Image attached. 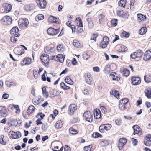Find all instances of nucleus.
Instances as JSON below:
<instances>
[{
    "mask_svg": "<svg viewBox=\"0 0 151 151\" xmlns=\"http://www.w3.org/2000/svg\"><path fill=\"white\" fill-rule=\"evenodd\" d=\"M12 19L11 17L8 16H6L3 17L1 19V23L3 25H8L11 24Z\"/></svg>",
    "mask_w": 151,
    "mask_h": 151,
    "instance_id": "obj_1",
    "label": "nucleus"
},
{
    "mask_svg": "<svg viewBox=\"0 0 151 151\" xmlns=\"http://www.w3.org/2000/svg\"><path fill=\"white\" fill-rule=\"evenodd\" d=\"M40 58L43 64L46 67L49 66V58L48 55L43 54L40 57Z\"/></svg>",
    "mask_w": 151,
    "mask_h": 151,
    "instance_id": "obj_2",
    "label": "nucleus"
},
{
    "mask_svg": "<svg viewBox=\"0 0 151 151\" xmlns=\"http://www.w3.org/2000/svg\"><path fill=\"white\" fill-rule=\"evenodd\" d=\"M127 140L126 139L122 138L119 139V140L118 147L119 150L123 149L124 146L127 143Z\"/></svg>",
    "mask_w": 151,
    "mask_h": 151,
    "instance_id": "obj_3",
    "label": "nucleus"
},
{
    "mask_svg": "<svg viewBox=\"0 0 151 151\" xmlns=\"http://www.w3.org/2000/svg\"><path fill=\"white\" fill-rule=\"evenodd\" d=\"M109 38L107 37H104L102 41L100 43V47L103 48L106 47L108 44Z\"/></svg>",
    "mask_w": 151,
    "mask_h": 151,
    "instance_id": "obj_4",
    "label": "nucleus"
},
{
    "mask_svg": "<svg viewBox=\"0 0 151 151\" xmlns=\"http://www.w3.org/2000/svg\"><path fill=\"white\" fill-rule=\"evenodd\" d=\"M83 116L88 121L91 122L93 120V117L91 115L90 112L87 111L84 113L83 114Z\"/></svg>",
    "mask_w": 151,
    "mask_h": 151,
    "instance_id": "obj_5",
    "label": "nucleus"
},
{
    "mask_svg": "<svg viewBox=\"0 0 151 151\" xmlns=\"http://www.w3.org/2000/svg\"><path fill=\"white\" fill-rule=\"evenodd\" d=\"M10 33L16 37H19L20 35L19 29L17 27H14L11 29Z\"/></svg>",
    "mask_w": 151,
    "mask_h": 151,
    "instance_id": "obj_6",
    "label": "nucleus"
},
{
    "mask_svg": "<svg viewBox=\"0 0 151 151\" xmlns=\"http://www.w3.org/2000/svg\"><path fill=\"white\" fill-rule=\"evenodd\" d=\"M47 33L51 35H55L58 34L59 32L58 29H55L52 27H50L47 30Z\"/></svg>",
    "mask_w": 151,
    "mask_h": 151,
    "instance_id": "obj_7",
    "label": "nucleus"
},
{
    "mask_svg": "<svg viewBox=\"0 0 151 151\" xmlns=\"http://www.w3.org/2000/svg\"><path fill=\"white\" fill-rule=\"evenodd\" d=\"M29 23L28 19L26 18L20 19L18 21V24L20 27H22L23 25L27 27Z\"/></svg>",
    "mask_w": 151,
    "mask_h": 151,
    "instance_id": "obj_8",
    "label": "nucleus"
},
{
    "mask_svg": "<svg viewBox=\"0 0 151 151\" xmlns=\"http://www.w3.org/2000/svg\"><path fill=\"white\" fill-rule=\"evenodd\" d=\"M8 115L6 108L4 106H0V116L3 117H6Z\"/></svg>",
    "mask_w": 151,
    "mask_h": 151,
    "instance_id": "obj_9",
    "label": "nucleus"
},
{
    "mask_svg": "<svg viewBox=\"0 0 151 151\" xmlns=\"http://www.w3.org/2000/svg\"><path fill=\"white\" fill-rule=\"evenodd\" d=\"M144 144L146 145L149 146L151 145V135H148L144 139Z\"/></svg>",
    "mask_w": 151,
    "mask_h": 151,
    "instance_id": "obj_10",
    "label": "nucleus"
},
{
    "mask_svg": "<svg viewBox=\"0 0 151 151\" xmlns=\"http://www.w3.org/2000/svg\"><path fill=\"white\" fill-rule=\"evenodd\" d=\"M36 2L40 8L43 9L45 7L46 3L45 0H36Z\"/></svg>",
    "mask_w": 151,
    "mask_h": 151,
    "instance_id": "obj_11",
    "label": "nucleus"
},
{
    "mask_svg": "<svg viewBox=\"0 0 151 151\" xmlns=\"http://www.w3.org/2000/svg\"><path fill=\"white\" fill-rule=\"evenodd\" d=\"M132 83L133 85L139 84L141 83L140 78L139 77H132L131 78Z\"/></svg>",
    "mask_w": 151,
    "mask_h": 151,
    "instance_id": "obj_12",
    "label": "nucleus"
},
{
    "mask_svg": "<svg viewBox=\"0 0 151 151\" xmlns=\"http://www.w3.org/2000/svg\"><path fill=\"white\" fill-rule=\"evenodd\" d=\"M10 133L12 136V137L14 139L19 138L21 136V133L18 131L15 132L13 131H11Z\"/></svg>",
    "mask_w": 151,
    "mask_h": 151,
    "instance_id": "obj_13",
    "label": "nucleus"
},
{
    "mask_svg": "<svg viewBox=\"0 0 151 151\" xmlns=\"http://www.w3.org/2000/svg\"><path fill=\"white\" fill-rule=\"evenodd\" d=\"M32 62L31 59L29 58H24L21 62V65L22 66H24L26 65H29Z\"/></svg>",
    "mask_w": 151,
    "mask_h": 151,
    "instance_id": "obj_14",
    "label": "nucleus"
},
{
    "mask_svg": "<svg viewBox=\"0 0 151 151\" xmlns=\"http://www.w3.org/2000/svg\"><path fill=\"white\" fill-rule=\"evenodd\" d=\"M44 50L45 53L51 54L55 52V49L54 47L50 48L46 47L44 48Z\"/></svg>",
    "mask_w": 151,
    "mask_h": 151,
    "instance_id": "obj_15",
    "label": "nucleus"
},
{
    "mask_svg": "<svg viewBox=\"0 0 151 151\" xmlns=\"http://www.w3.org/2000/svg\"><path fill=\"white\" fill-rule=\"evenodd\" d=\"M151 58V51L148 50L146 51L144 55L143 59L144 60L147 61Z\"/></svg>",
    "mask_w": 151,
    "mask_h": 151,
    "instance_id": "obj_16",
    "label": "nucleus"
},
{
    "mask_svg": "<svg viewBox=\"0 0 151 151\" xmlns=\"http://www.w3.org/2000/svg\"><path fill=\"white\" fill-rule=\"evenodd\" d=\"M3 6L6 12H10L12 9L11 5L7 3H4L3 4Z\"/></svg>",
    "mask_w": 151,
    "mask_h": 151,
    "instance_id": "obj_17",
    "label": "nucleus"
},
{
    "mask_svg": "<svg viewBox=\"0 0 151 151\" xmlns=\"http://www.w3.org/2000/svg\"><path fill=\"white\" fill-rule=\"evenodd\" d=\"M65 57L64 55L62 54H58L55 57L59 61V62L63 63L64 61Z\"/></svg>",
    "mask_w": 151,
    "mask_h": 151,
    "instance_id": "obj_18",
    "label": "nucleus"
},
{
    "mask_svg": "<svg viewBox=\"0 0 151 151\" xmlns=\"http://www.w3.org/2000/svg\"><path fill=\"white\" fill-rule=\"evenodd\" d=\"M94 115L96 119L100 118L101 116V113L99 109H95L94 111Z\"/></svg>",
    "mask_w": 151,
    "mask_h": 151,
    "instance_id": "obj_19",
    "label": "nucleus"
},
{
    "mask_svg": "<svg viewBox=\"0 0 151 151\" xmlns=\"http://www.w3.org/2000/svg\"><path fill=\"white\" fill-rule=\"evenodd\" d=\"M73 45L76 47L79 48L82 46V44L80 42L76 40H74L73 42Z\"/></svg>",
    "mask_w": 151,
    "mask_h": 151,
    "instance_id": "obj_20",
    "label": "nucleus"
},
{
    "mask_svg": "<svg viewBox=\"0 0 151 151\" xmlns=\"http://www.w3.org/2000/svg\"><path fill=\"white\" fill-rule=\"evenodd\" d=\"M120 72L122 73L124 76L127 77L128 76L129 74V70L126 68H121Z\"/></svg>",
    "mask_w": 151,
    "mask_h": 151,
    "instance_id": "obj_21",
    "label": "nucleus"
},
{
    "mask_svg": "<svg viewBox=\"0 0 151 151\" xmlns=\"http://www.w3.org/2000/svg\"><path fill=\"white\" fill-rule=\"evenodd\" d=\"M34 7V5L33 4H31L25 5L24 6V9L26 10L29 11L33 9Z\"/></svg>",
    "mask_w": 151,
    "mask_h": 151,
    "instance_id": "obj_22",
    "label": "nucleus"
},
{
    "mask_svg": "<svg viewBox=\"0 0 151 151\" xmlns=\"http://www.w3.org/2000/svg\"><path fill=\"white\" fill-rule=\"evenodd\" d=\"M110 76L113 80H119L120 78L116 76V73L114 72H111L110 73Z\"/></svg>",
    "mask_w": 151,
    "mask_h": 151,
    "instance_id": "obj_23",
    "label": "nucleus"
},
{
    "mask_svg": "<svg viewBox=\"0 0 151 151\" xmlns=\"http://www.w3.org/2000/svg\"><path fill=\"white\" fill-rule=\"evenodd\" d=\"M145 96L149 99L151 98V89L150 88H147L144 91Z\"/></svg>",
    "mask_w": 151,
    "mask_h": 151,
    "instance_id": "obj_24",
    "label": "nucleus"
},
{
    "mask_svg": "<svg viewBox=\"0 0 151 151\" xmlns=\"http://www.w3.org/2000/svg\"><path fill=\"white\" fill-rule=\"evenodd\" d=\"M75 23L77 26L79 27H83L82 21L79 17L76 18L75 20Z\"/></svg>",
    "mask_w": 151,
    "mask_h": 151,
    "instance_id": "obj_25",
    "label": "nucleus"
},
{
    "mask_svg": "<svg viewBox=\"0 0 151 151\" xmlns=\"http://www.w3.org/2000/svg\"><path fill=\"white\" fill-rule=\"evenodd\" d=\"M137 17L138 18V20H140L139 22L142 21H145L146 19V17L145 15H144L141 14H137Z\"/></svg>",
    "mask_w": 151,
    "mask_h": 151,
    "instance_id": "obj_26",
    "label": "nucleus"
},
{
    "mask_svg": "<svg viewBox=\"0 0 151 151\" xmlns=\"http://www.w3.org/2000/svg\"><path fill=\"white\" fill-rule=\"evenodd\" d=\"M57 49L59 52H62L65 50V46L63 45L60 44L57 45Z\"/></svg>",
    "mask_w": 151,
    "mask_h": 151,
    "instance_id": "obj_27",
    "label": "nucleus"
},
{
    "mask_svg": "<svg viewBox=\"0 0 151 151\" xmlns=\"http://www.w3.org/2000/svg\"><path fill=\"white\" fill-rule=\"evenodd\" d=\"M86 82L88 84L91 85L92 84V78L90 75L87 74L86 78Z\"/></svg>",
    "mask_w": 151,
    "mask_h": 151,
    "instance_id": "obj_28",
    "label": "nucleus"
},
{
    "mask_svg": "<svg viewBox=\"0 0 151 151\" xmlns=\"http://www.w3.org/2000/svg\"><path fill=\"white\" fill-rule=\"evenodd\" d=\"M35 107L33 106H30L27 111V114L29 115L34 111Z\"/></svg>",
    "mask_w": 151,
    "mask_h": 151,
    "instance_id": "obj_29",
    "label": "nucleus"
},
{
    "mask_svg": "<svg viewBox=\"0 0 151 151\" xmlns=\"http://www.w3.org/2000/svg\"><path fill=\"white\" fill-rule=\"evenodd\" d=\"M110 93L114 95V96L118 99H119V95L118 91L116 90H113L112 91H111Z\"/></svg>",
    "mask_w": 151,
    "mask_h": 151,
    "instance_id": "obj_30",
    "label": "nucleus"
},
{
    "mask_svg": "<svg viewBox=\"0 0 151 151\" xmlns=\"http://www.w3.org/2000/svg\"><path fill=\"white\" fill-rule=\"evenodd\" d=\"M127 50V48L124 45H122L118 50V52H123L126 51Z\"/></svg>",
    "mask_w": 151,
    "mask_h": 151,
    "instance_id": "obj_31",
    "label": "nucleus"
},
{
    "mask_svg": "<svg viewBox=\"0 0 151 151\" xmlns=\"http://www.w3.org/2000/svg\"><path fill=\"white\" fill-rule=\"evenodd\" d=\"M63 126V123L61 120L58 121L55 125V128L57 129H60Z\"/></svg>",
    "mask_w": 151,
    "mask_h": 151,
    "instance_id": "obj_32",
    "label": "nucleus"
},
{
    "mask_svg": "<svg viewBox=\"0 0 151 151\" xmlns=\"http://www.w3.org/2000/svg\"><path fill=\"white\" fill-rule=\"evenodd\" d=\"M103 71L106 74H108L110 71V65H107L104 68Z\"/></svg>",
    "mask_w": 151,
    "mask_h": 151,
    "instance_id": "obj_33",
    "label": "nucleus"
},
{
    "mask_svg": "<svg viewBox=\"0 0 151 151\" xmlns=\"http://www.w3.org/2000/svg\"><path fill=\"white\" fill-rule=\"evenodd\" d=\"M65 82L68 84L72 85L73 84V82L72 80L70 78L69 76H67L66 77L65 79Z\"/></svg>",
    "mask_w": 151,
    "mask_h": 151,
    "instance_id": "obj_34",
    "label": "nucleus"
},
{
    "mask_svg": "<svg viewBox=\"0 0 151 151\" xmlns=\"http://www.w3.org/2000/svg\"><path fill=\"white\" fill-rule=\"evenodd\" d=\"M42 94L44 97L47 98L49 94L47 91L45 87H44L42 88Z\"/></svg>",
    "mask_w": 151,
    "mask_h": 151,
    "instance_id": "obj_35",
    "label": "nucleus"
},
{
    "mask_svg": "<svg viewBox=\"0 0 151 151\" xmlns=\"http://www.w3.org/2000/svg\"><path fill=\"white\" fill-rule=\"evenodd\" d=\"M147 30V29L146 27H143L139 30V33L141 35H143L146 33Z\"/></svg>",
    "mask_w": 151,
    "mask_h": 151,
    "instance_id": "obj_36",
    "label": "nucleus"
},
{
    "mask_svg": "<svg viewBox=\"0 0 151 151\" xmlns=\"http://www.w3.org/2000/svg\"><path fill=\"white\" fill-rule=\"evenodd\" d=\"M126 2V0H121L119 2L118 4L120 6L124 7Z\"/></svg>",
    "mask_w": 151,
    "mask_h": 151,
    "instance_id": "obj_37",
    "label": "nucleus"
},
{
    "mask_svg": "<svg viewBox=\"0 0 151 151\" xmlns=\"http://www.w3.org/2000/svg\"><path fill=\"white\" fill-rule=\"evenodd\" d=\"M6 141L4 138V137L3 135H1L0 136V143L5 145L6 144Z\"/></svg>",
    "mask_w": 151,
    "mask_h": 151,
    "instance_id": "obj_38",
    "label": "nucleus"
},
{
    "mask_svg": "<svg viewBox=\"0 0 151 151\" xmlns=\"http://www.w3.org/2000/svg\"><path fill=\"white\" fill-rule=\"evenodd\" d=\"M57 18L52 16H50L48 19V21L50 22H56Z\"/></svg>",
    "mask_w": 151,
    "mask_h": 151,
    "instance_id": "obj_39",
    "label": "nucleus"
},
{
    "mask_svg": "<svg viewBox=\"0 0 151 151\" xmlns=\"http://www.w3.org/2000/svg\"><path fill=\"white\" fill-rule=\"evenodd\" d=\"M144 79L145 81L147 83L151 82V76H145Z\"/></svg>",
    "mask_w": 151,
    "mask_h": 151,
    "instance_id": "obj_40",
    "label": "nucleus"
},
{
    "mask_svg": "<svg viewBox=\"0 0 151 151\" xmlns=\"http://www.w3.org/2000/svg\"><path fill=\"white\" fill-rule=\"evenodd\" d=\"M119 108L122 111H124L126 109V107L125 106V105L120 103H119Z\"/></svg>",
    "mask_w": 151,
    "mask_h": 151,
    "instance_id": "obj_41",
    "label": "nucleus"
},
{
    "mask_svg": "<svg viewBox=\"0 0 151 151\" xmlns=\"http://www.w3.org/2000/svg\"><path fill=\"white\" fill-rule=\"evenodd\" d=\"M137 58H140L142 57L143 55V52L140 50H137L135 52Z\"/></svg>",
    "mask_w": 151,
    "mask_h": 151,
    "instance_id": "obj_42",
    "label": "nucleus"
},
{
    "mask_svg": "<svg viewBox=\"0 0 151 151\" xmlns=\"http://www.w3.org/2000/svg\"><path fill=\"white\" fill-rule=\"evenodd\" d=\"M61 88L64 90H68L70 88V87L66 86L64 83H61L60 84Z\"/></svg>",
    "mask_w": 151,
    "mask_h": 151,
    "instance_id": "obj_43",
    "label": "nucleus"
},
{
    "mask_svg": "<svg viewBox=\"0 0 151 151\" xmlns=\"http://www.w3.org/2000/svg\"><path fill=\"white\" fill-rule=\"evenodd\" d=\"M69 131L70 133L72 135L76 134L78 132L76 130L72 127H71L69 129Z\"/></svg>",
    "mask_w": 151,
    "mask_h": 151,
    "instance_id": "obj_44",
    "label": "nucleus"
},
{
    "mask_svg": "<svg viewBox=\"0 0 151 151\" xmlns=\"http://www.w3.org/2000/svg\"><path fill=\"white\" fill-rule=\"evenodd\" d=\"M44 16L42 14H38L35 17L36 21L42 20L44 19Z\"/></svg>",
    "mask_w": 151,
    "mask_h": 151,
    "instance_id": "obj_45",
    "label": "nucleus"
},
{
    "mask_svg": "<svg viewBox=\"0 0 151 151\" xmlns=\"http://www.w3.org/2000/svg\"><path fill=\"white\" fill-rule=\"evenodd\" d=\"M50 95L51 97H54L57 95V91L55 90H53L50 92Z\"/></svg>",
    "mask_w": 151,
    "mask_h": 151,
    "instance_id": "obj_46",
    "label": "nucleus"
},
{
    "mask_svg": "<svg viewBox=\"0 0 151 151\" xmlns=\"http://www.w3.org/2000/svg\"><path fill=\"white\" fill-rule=\"evenodd\" d=\"M104 17V16L102 14H100L99 15L98 18L99 19V23L100 24H102V19Z\"/></svg>",
    "mask_w": 151,
    "mask_h": 151,
    "instance_id": "obj_47",
    "label": "nucleus"
},
{
    "mask_svg": "<svg viewBox=\"0 0 151 151\" xmlns=\"http://www.w3.org/2000/svg\"><path fill=\"white\" fill-rule=\"evenodd\" d=\"M128 101L129 100L128 99L124 98L121 99L119 103L122 104H124L125 105L128 102Z\"/></svg>",
    "mask_w": 151,
    "mask_h": 151,
    "instance_id": "obj_48",
    "label": "nucleus"
},
{
    "mask_svg": "<svg viewBox=\"0 0 151 151\" xmlns=\"http://www.w3.org/2000/svg\"><path fill=\"white\" fill-rule=\"evenodd\" d=\"M117 14L118 16L122 17H124L125 16L124 12L122 10L118 11Z\"/></svg>",
    "mask_w": 151,
    "mask_h": 151,
    "instance_id": "obj_49",
    "label": "nucleus"
},
{
    "mask_svg": "<svg viewBox=\"0 0 151 151\" xmlns=\"http://www.w3.org/2000/svg\"><path fill=\"white\" fill-rule=\"evenodd\" d=\"M104 125V127L105 130L107 131L111 129L112 127L111 125L110 124H106L105 125Z\"/></svg>",
    "mask_w": 151,
    "mask_h": 151,
    "instance_id": "obj_50",
    "label": "nucleus"
},
{
    "mask_svg": "<svg viewBox=\"0 0 151 151\" xmlns=\"http://www.w3.org/2000/svg\"><path fill=\"white\" fill-rule=\"evenodd\" d=\"M69 109H73L74 111L76 110L77 109V106L75 104H70L69 106Z\"/></svg>",
    "mask_w": 151,
    "mask_h": 151,
    "instance_id": "obj_51",
    "label": "nucleus"
},
{
    "mask_svg": "<svg viewBox=\"0 0 151 151\" xmlns=\"http://www.w3.org/2000/svg\"><path fill=\"white\" fill-rule=\"evenodd\" d=\"M58 142H53L51 144V146L55 149H58Z\"/></svg>",
    "mask_w": 151,
    "mask_h": 151,
    "instance_id": "obj_52",
    "label": "nucleus"
},
{
    "mask_svg": "<svg viewBox=\"0 0 151 151\" xmlns=\"http://www.w3.org/2000/svg\"><path fill=\"white\" fill-rule=\"evenodd\" d=\"M134 0H131L130 1V10L131 11L133 10L134 9V4L133 3Z\"/></svg>",
    "mask_w": 151,
    "mask_h": 151,
    "instance_id": "obj_53",
    "label": "nucleus"
},
{
    "mask_svg": "<svg viewBox=\"0 0 151 151\" xmlns=\"http://www.w3.org/2000/svg\"><path fill=\"white\" fill-rule=\"evenodd\" d=\"M53 114H51L50 115V116L52 117L53 119L54 118L55 116L58 114V111L56 109L54 110L53 111Z\"/></svg>",
    "mask_w": 151,
    "mask_h": 151,
    "instance_id": "obj_54",
    "label": "nucleus"
},
{
    "mask_svg": "<svg viewBox=\"0 0 151 151\" xmlns=\"http://www.w3.org/2000/svg\"><path fill=\"white\" fill-rule=\"evenodd\" d=\"M122 36L127 38L129 37V34L128 32H126L124 31L122 32Z\"/></svg>",
    "mask_w": 151,
    "mask_h": 151,
    "instance_id": "obj_55",
    "label": "nucleus"
},
{
    "mask_svg": "<svg viewBox=\"0 0 151 151\" xmlns=\"http://www.w3.org/2000/svg\"><path fill=\"white\" fill-rule=\"evenodd\" d=\"M135 130V131H134V135L137 134L139 135H140L142 134V132L140 130V129H139L138 130L136 129Z\"/></svg>",
    "mask_w": 151,
    "mask_h": 151,
    "instance_id": "obj_56",
    "label": "nucleus"
},
{
    "mask_svg": "<svg viewBox=\"0 0 151 151\" xmlns=\"http://www.w3.org/2000/svg\"><path fill=\"white\" fill-rule=\"evenodd\" d=\"M14 108L16 110V113H19L20 112V109L18 105H13Z\"/></svg>",
    "mask_w": 151,
    "mask_h": 151,
    "instance_id": "obj_57",
    "label": "nucleus"
},
{
    "mask_svg": "<svg viewBox=\"0 0 151 151\" xmlns=\"http://www.w3.org/2000/svg\"><path fill=\"white\" fill-rule=\"evenodd\" d=\"M111 22L112 24L114 26H116L117 24V20L116 19H113L111 20Z\"/></svg>",
    "mask_w": 151,
    "mask_h": 151,
    "instance_id": "obj_58",
    "label": "nucleus"
},
{
    "mask_svg": "<svg viewBox=\"0 0 151 151\" xmlns=\"http://www.w3.org/2000/svg\"><path fill=\"white\" fill-rule=\"evenodd\" d=\"M88 27L90 28H92L94 27V24L93 22H88Z\"/></svg>",
    "mask_w": 151,
    "mask_h": 151,
    "instance_id": "obj_59",
    "label": "nucleus"
},
{
    "mask_svg": "<svg viewBox=\"0 0 151 151\" xmlns=\"http://www.w3.org/2000/svg\"><path fill=\"white\" fill-rule=\"evenodd\" d=\"M99 129L101 133H104V130H105V129L104 128V125H101L99 128Z\"/></svg>",
    "mask_w": 151,
    "mask_h": 151,
    "instance_id": "obj_60",
    "label": "nucleus"
},
{
    "mask_svg": "<svg viewBox=\"0 0 151 151\" xmlns=\"http://www.w3.org/2000/svg\"><path fill=\"white\" fill-rule=\"evenodd\" d=\"M80 27H78L77 28L76 32L77 34H79V33H81L83 31V29L80 28Z\"/></svg>",
    "mask_w": 151,
    "mask_h": 151,
    "instance_id": "obj_61",
    "label": "nucleus"
},
{
    "mask_svg": "<svg viewBox=\"0 0 151 151\" xmlns=\"http://www.w3.org/2000/svg\"><path fill=\"white\" fill-rule=\"evenodd\" d=\"M33 75L34 77L36 78H37L39 76V74L38 72L36 70H34L33 71Z\"/></svg>",
    "mask_w": 151,
    "mask_h": 151,
    "instance_id": "obj_62",
    "label": "nucleus"
},
{
    "mask_svg": "<svg viewBox=\"0 0 151 151\" xmlns=\"http://www.w3.org/2000/svg\"><path fill=\"white\" fill-rule=\"evenodd\" d=\"M131 140L134 145L135 146L137 145V141L136 139L132 138L131 139Z\"/></svg>",
    "mask_w": 151,
    "mask_h": 151,
    "instance_id": "obj_63",
    "label": "nucleus"
},
{
    "mask_svg": "<svg viewBox=\"0 0 151 151\" xmlns=\"http://www.w3.org/2000/svg\"><path fill=\"white\" fill-rule=\"evenodd\" d=\"M101 109L102 112L106 114L107 112L106 109L104 106H102L101 107Z\"/></svg>",
    "mask_w": 151,
    "mask_h": 151,
    "instance_id": "obj_64",
    "label": "nucleus"
}]
</instances>
